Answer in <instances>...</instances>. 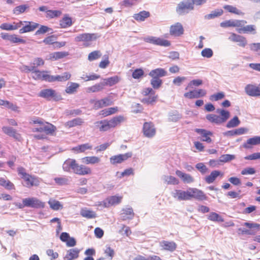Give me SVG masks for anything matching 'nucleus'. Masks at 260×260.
<instances>
[{"instance_id": "f257e3e1", "label": "nucleus", "mask_w": 260, "mask_h": 260, "mask_svg": "<svg viewBox=\"0 0 260 260\" xmlns=\"http://www.w3.org/2000/svg\"><path fill=\"white\" fill-rule=\"evenodd\" d=\"M100 36L96 33H83L78 34L74 39L76 42H83L85 47H88L91 45L92 42L95 41Z\"/></svg>"}, {"instance_id": "f03ea898", "label": "nucleus", "mask_w": 260, "mask_h": 260, "mask_svg": "<svg viewBox=\"0 0 260 260\" xmlns=\"http://www.w3.org/2000/svg\"><path fill=\"white\" fill-rule=\"evenodd\" d=\"M191 0H184L180 2L176 8V13L179 15L188 14L189 11L194 10V7Z\"/></svg>"}, {"instance_id": "7ed1b4c3", "label": "nucleus", "mask_w": 260, "mask_h": 260, "mask_svg": "<svg viewBox=\"0 0 260 260\" xmlns=\"http://www.w3.org/2000/svg\"><path fill=\"white\" fill-rule=\"evenodd\" d=\"M38 95L49 101L51 100L59 101L61 99V95L58 94L55 90L52 89H43L40 91Z\"/></svg>"}, {"instance_id": "20e7f679", "label": "nucleus", "mask_w": 260, "mask_h": 260, "mask_svg": "<svg viewBox=\"0 0 260 260\" xmlns=\"http://www.w3.org/2000/svg\"><path fill=\"white\" fill-rule=\"evenodd\" d=\"M143 40L145 42L160 46L169 47L171 45L169 41L159 37L149 36L145 37Z\"/></svg>"}, {"instance_id": "39448f33", "label": "nucleus", "mask_w": 260, "mask_h": 260, "mask_svg": "<svg viewBox=\"0 0 260 260\" xmlns=\"http://www.w3.org/2000/svg\"><path fill=\"white\" fill-rule=\"evenodd\" d=\"M132 156L133 153L132 152L113 155L110 158V162L113 165H116L126 160L129 158L132 157Z\"/></svg>"}, {"instance_id": "423d86ee", "label": "nucleus", "mask_w": 260, "mask_h": 260, "mask_svg": "<svg viewBox=\"0 0 260 260\" xmlns=\"http://www.w3.org/2000/svg\"><path fill=\"white\" fill-rule=\"evenodd\" d=\"M25 205L26 207L32 208H43L45 203L36 198H27L24 199Z\"/></svg>"}, {"instance_id": "0eeeda50", "label": "nucleus", "mask_w": 260, "mask_h": 260, "mask_svg": "<svg viewBox=\"0 0 260 260\" xmlns=\"http://www.w3.org/2000/svg\"><path fill=\"white\" fill-rule=\"evenodd\" d=\"M173 197L178 201H188L190 200V191L189 188L186 191L175 190L173 193Z\"/></svg>"}, {"instance_id": "6e6552de", "label": "nucleus", "mask_w": 260, "mask_h": 260, "mask_svg": "<svg viewBox=\"0 0 260 260\" xmlns=\"http://www.w3.org/2000/svg\"><path fill=\"white\" fill-rule=\"evenodd\" d=\"M243 225L250 229V230H247L243 228H239L238 229V231L240 232V233L242 235H254L256 233V231H255L254 229L258 228L260 226V225L257 223H250L247 222L244 223Z\"/></svg>"}, {"instance_id": "1a4fd4ad", "label": "nucleus", "mask_w": 260, "mask_h": 260, "mask_svg": "<svg viewBox=\"0 0 260 260\" xmlns=\"http://www.w3.org/2000/svg\"><path fill=\"white\" fill-rule=\"evenodd\" d=\"M207 91L204 89L193 90L184 94V96L189 99H198L205 96Z\"/></svg>"}, {"instance_id": "9d476101", "label": "nucleus", "mask_w": 260, "mask_h": 260, "mask_svg": "<svg viewBox=\"0 0 260 260\" xmlns=\"http://www.w3.org/2000/svg\"><path fill=\"white\" fill-rule=\"evenodd\" d=\"M189 190L191 194L190 200L194 199L198 201L207 200V197L202 190L192 187H189Z\"/></svg>"}, {"instance_id": "9b49d317", "label": "nucleus", "mask_w": 260, "mask_h": 260, "mask_svg": "<svg viewBox=\"0 0 260 260\" xmlns=\"http://www.w3.org/2000/svg\"><path fill=\"white\" fill-rule=\"evenodd\" d=\"M184 28L182 24L176 22L171 25L170 27V34L174 37H180L184 34Z\"/></svg>"}, {"instance_id": "f8f14e48", "label": "nucleus", "mask_w": 260, "mask_h": 260, "mask_svg": "<svg viewBox=\"0 0 260 260\" xmlns=\"http://www.w3.org/2000/svg\"><path fill=\"white\" fill-rule=\"evenodd\" d=\"M247 22L245 20L231 19L220 23V25L222 27H240L244 26Z\"/></svg>"}, {"instance_id": "ddd939ff", "label": "nucleus", "mask_w": 260, "mask_h": 260, "mask_svg": "<svg viewBox=\"0 0 260 260\" xmlns=\"http://www.w3.org/2000/svg\"><path fill=\"white\" fill-rule=\"evenodd\" d=\"M245 93L249 96L256 97L260 96V88L255 85L249 84L245 86Z\"/></svg>"}, {"instance_id": "4468645a", "label": "nucleus", "mask_w": 260, "mask_h": 260, "mask_svg": "<svg viewBox=\"0 0 260 260\" xmlns=\"http://www.w3.org/2000/svg\"><path fill=\"white\" fill-rule=\"evenodd\" d=\"M121 199L122 197H121L111 196L103 201L101 205L105 208H108L110 206L118 204L121 202Z\"/></svg>"}, {"instance_id": "2eb2a0df", "label": "nucleus", "mask_w": 260, "mask_h": 260, "mask_svg": "<svg viewBox=\"0 0 260 260\" xmlns=\"http://www.w3.org/2000/svg\"><path fill=\"white\" fill-rule=\"evenodd\" d=\"M144 135L148 138H151L155 134V129L151 122H145L143 128Z\"/></svg>"}, {"instance_id": "dca6fc26", "label": "nucleus", "mask_w": 260, "mask_h": 260, "mask_svg": "<svg viewBox=\"0 0 260 260\" xmlns=\"http://www.w3.org/2000/svg\"><path fill=\"white\" fill-rule=\"evenodd\" d=\"M195 132L202 136L201 140L202 141L206 142L208 143L212 142V139L210 137L213 135L211 132L201 128H196Z\"/></svg>"}, {"instance_id": "f3484780", "label": "nucleus", "mask_w": 260, "mask_h": 260, "mask_svg": "<svg viewBox=\"0 0 260 260\" xmlns=\"http://www.w3.org/2000/svg\"><path fill=\"white\" fill-rule=\"evenodd\" d=\"M229 39L234 42H238V45L243 47H244L247 43V40L244 37L235 33H231Z\"/></svg>"}, {"instance_id": "a211bd4d", "label": "nucleus", "mask_w": 260, "mask_h": 260, "mask_svg": "<svg viewBox=\"0 0 260 260\" xmlns=\"http://www.w3.org/2000/svg\"><path fill=\"white\" fill-rule=\"evenodd\" d=\"M159 246L161 249L173 252L176 250L177 244L173 241H162L159 242Z\"/></svg>"}, {"instance_id": "6ab92c4d", "label": "nucleus", "mask_w": 260, "mask_h": 260, "mask_svg": "<svg viewBox=\"0 0 260 260\" xmlns=\"http://www.w3.org/2000/svg\"><path fill=\"white\" fill-rule=\"evenodd\" d=\"M32 74V78L35 80H42L49 82V75L47 74V72L40 71L35 68Z\"/></svg>"}, {"instance_id": "aec40b11", "label": "nucleus", "mask_w": 260, "mask_h": 260, "mask_svg": "<svg viewBox=\"0 0 260 260\" xmlns=\"http://www.w3.org/2000/svg\"><path fill=\"white\" fill-rule=\"evenodd\" d=\"M22 179L24 181V186L27 187H31L33 186H37L39 185L38 180L36 178L29 174L26 176H24V178Z\"/></svg>"}, {"instance_id": "412c9836", "label": "nucleus", "mask_w": 260, "mask_h": 260, "mask_svg": "<svg viewBox=\"0 0 260 260\" xmlns=\"http://www.w3.org/2000/svg\"><path fill=\"white\" fill-rule=\"evenodd\" d=\"M77 164L75 159L69 158L63 162L62 169L67 172H71L72 170L74 173Z\"/></svg>"}, {"instance_id": "4be33fe9", "label": "nucleus", "mask_w": 260, "mask_h": 260, "mask_svg": "<svg viewBox=\"0 0 260 260\" xmlns=\"http://www.w3.org/2000/svg\"><path fill=\"white\" fill-rule=\"evenodd\" d=\"M74 173L79 175H85L91 174V170L88 167L77 164Z\"/></svg>"}, {"instance_id": "5701e85b", "label": "nucleus", "mask_w": 260, "mask_h": 260, "mask_svg": "<svg viewBox=\"0 0 260 260\" xmlns=\"http://www.w3.org/2000/svg\"><path fill=\"white\" fill-rule=\"evenodd\" d=\"M71 75L68 72H64L62 75L57 76H51L49 75V82H54L55 81L63 82L69 79Z\"/></svg>"}, {"instance_id": "b1692460", "label": "nucleus", "mask_w": 260, "mask_h": 260, "mask_svg": "<svg viewBox=\"0 0 260 260\" xmlns=\"http://www.w3.org/2000/svg\"><path fill=\"white\" fill-rule=\"evenodd\" d=\"M176 174L185 183H190L194 181L193 178L190 175L184 173L180 170H177Z\"/></svg>"}, {"instance_id": "393cba45", "label": "nucleus", "mask_w": 260, "mask_h": 260, "mask_svg": "<svg viewBox=\"0 0 260 260\" xmlns=\"http://www.w3.org/2000/svg\"><path fill=\"white\" fill-rule=\"evenodd\" d=\"M121 217L122 220H126L127 219H131L134 216L133 210L131 207H126L122 209L121 210Z\"/></svg>"}, {"instance_id": "a878e982", "label": "nucleus", "mask_w": 260, "mask_h": 260, "mask_svg": "<svg viewBox=\"0 0 260 260\" xmlns=\"http://www.w3.org/2000/svg\"><path fill=\"white\" fill-rule=\"evenodd\" d=\"M84 123V120L80 117L69 120L64 123L65 127L71 128L77 126H81Z\"/></svg>"}, {"instance_id": "bb28decb", "label": "nucleus", "mask_w": 260, "mask_h": 260, "mask_svg": "<svg viewBox=\"0 0 260 260\" xmlns=\"http://www.w3.org/2000/svg\"><path fill=\"white\" fill-rule=\"evenodd\" d=\"M260 144V136H254L248 139L246 142L243 144V147L246 149L251 148V145H257Z\"/></svg>"}, {"instance_id": "cd10ccee", "label": "nucleus", "mask_w": 260, "mask_h": 260, "mask_svg": "<svg viewBox=\"0 0 260 260\" xmlns=\"http://www.w3.org/2000/svg\"><path fill=\"white\" fill-rule=\"evenodd\" d=\"M167 74V71L162 68H157L151 70L149 73V75L152 78L162 77L166 76Z\"/></svg>"}, {"instance_id": "c85d7f7f", "label": "nucleus", "mask_w": 260, "mask_h": 260, "mask_svg": "<svg viewBox=\"0 0 260 260\" xmlns=\"http://www.w3.org/2000/svg\"><path fill=\"white\" fill-rule=\"evenodd\" d=\"M3 39L10 41L13 43H22L25 44V41L22 39L18 38L16 35L6 34L2 35Z\"/></svg>"}, {"instance_id": "c756f323", "label": "nucleus", "mask_w": 260, "mask_h": 260, "mask_svg": "<svg viewBox=\"0 0 260 260\" xmlns=\"http://www.w3.org/2000/svg\"><path fill=\"white\" fill-rule=\"evenodd\" d=\"M24 22L27 23L28 24L19 29L20 34H23L33 31L39 25L38 23L35 22L31 23L30 22L26 21H25Z\"/></svg>"}, {"instance_id": "7c9ffc66", "label": "nucleus", "mask_w": 260, "mask_h": 260, "mask_svg": "<svg viewBox=\"0 0 260 260\" xmlns=\"http://www.w3.org/2000/svg\"><path fill=\"white\" fill-rule=\"evenodd\" d=\"M80 251L77 248H73L67 251L64 260H74L79 256Z\"/></svg>"}, {"instance_id": "2f4dec72", "label": "nucleus", "mask_w": 260, "mask_h": 260, "mask_svg": "<svg viewBox=\"0 0 260 260\" xmlns=\"http://www.w3.org/2000/svg\"><path fill=\"white\" fill-rule=\"evenodd\" d=\"M2 129L4 133L8 136L12 137L17 140L20 139V135L13 128L9 126H4Z\"/></svg>"}, {"instance_id": "473e14b6", "label": "nucleus", "mask_w": 260, "mask_h": 260, "mask_svg": "<svg viewBox=\"0 0 260 260\" xmlns=\"http://www.w3.org/2000/svg\"><path fill=\"white\" fill-rule=\"evenodd\" d=\"M94 125L102 132L107 131L111 128L109 121L106 120L96 121L94 123Z\"/></svg>"}, {"instance_id": "72a5a7b5", "label": "nucleus", "mask_w": 260, "mask_h": 260, "mask_svg": "<svg viewBox=\"0 0 260 260\" xmlns=\"http://www.w3.org/2000/svg\"><path fill=\"white\" fill-rule=\"evenodd\" d=\"M92 148V146L90 144L85 143L74 147L72 148V150L76 153H82L87 150H90Z\"/></svg>"}, {"instance_id": "f704fd0d", "label": "nucleus", "mask_w": 260, "mask_h": 260, "mask_svg": "<svg viewBox=\"0 0 260 260\" xmlns=\"http://www.w3.org/2000/svg\"><path fill=\"white\" fill-rule=\"evenodd\" d=\"M216 113L220 115V120L221 123L225 122L230 118V113L223 109H217Z\"/></svg>"}, {"instance_id": "c9c22d12", "label": "nucleus", "mask_w": 260, "mask_h": 260, "mask_svg": "<svg viewBox=\"0 0 260 260\" xmlns=\"http://www.w3.org/2000/svg\"><path fill=\"white\" fill-rule=\"evenodd\" d=\"M100 161L101 159L99 157L95 156H86L82 158V162L87 165H94L99 164Z\"/></svg>"}, {"instance_id": "e433bc0d", "label": "nucleus", "mask_w": 260, "mask_h": 260, "mask_svg": "<svg viewBox=\"0 0 260 260\" xmlns=\"http://www.w3.org/2000/svg\"><path fill=\"white\" fill-rule=\"evenodd\" d=\"M124 121L125 118L123 116L119 115L114 117L108 121L109 122L110 126L111 128H113Z\"/></svg>"}, {"instance_id": "4c0bfd02", "label": "nucleus", "mask_w": 260, "mask_h": 260, "mask_svg": "<svg viewBox=\"0 0 260 260\" xmlns=\"http://www.w3.org/2000/svg\"><path fill=\"white\" fill-rule=\"evenodd\" d=\"M119 81V78L117 76H115L110 78L104 79V82L102 83L104 85V86L106 85L112 86L117 83Z\"/></svg>"}, {"instance_id": "58836bf2", "label": "nucleus", "mask_w": 260, "mask_h": 260, "mask_svg": "<svg viewBox=\"0 0 260 260\" xmlns=\"http://www.w3.org/2000/svg\"><path fill=\"white\" fill-rule=\"evenodd\" d=\"M0 106H3L15 112H19V107L16 105L8 101L0 100Z\"/></svg>"}, {"instance_id": "ea45409f", "label": "nucleus", "mask_w": 260, "mask_h": 260, "mask_svg": "<svg viewBox=\"0 0 260 260\" xmlns=\"http://www.w3.org/2000/svg\"><path fill=\"white\" fill-rule=\"evenodd\" d=\"M220 174L221 172L219 171H213L209 176L205 177V180L208 184L212 183L215 181L216 178L220 175Z\"/></svg>"}, {"instance_id": "a19ab883", "label": "nucleus", "mask_w": 260, "mask_h": 260, "mask_svg": "<svg viewBox=\"0 0 260 260\" xmlns=\"http://www.w3.org/2000/svg\"><path fill=\"white\" fill-rule=\"evenodd\" d=\"M104 88V85L102 82L96 84L90 87H88L86 89V91L87 93L96 92L102 91Z\"/></svg>"}, {"instance_id": "79ce46f5", "label": "nucleus", "mask_w": 260, "mask_h": 260, "mask_svg": "<svg viewBox=\"0 0 260 260\" xmlns=\"http://www.w3.org/2000/svg\"><path fill=\"white\" fill-rule=\"evenodd\" d=\"M79 86L80 85L78 83L70 82L68 83L65 91L68 94H73L77 91Z\"/></svg>"}, {"instance_id": "37998d69", "label": "nucleus", "mask_w": 260, "mask_h": 260, "mask_svg": "<svg viewBox=\"0 0 260 260\" xmlns=\"http://www.w3.org/2000/svg\"><path fill=\"white\" fill-rule=\"evenodd\" d=\"M150 16V13L148 11H143L139 13L135 14L133 17L135 20L138 21H143L145 19Z\"/></svg>"}, {"instance_id": "c03bdc74", "label": "nucleus", "mask_w": 260, "mask_h": 260, "mask_svg": "<svg viewBox=\"0 0 260 260\" xmlns=\"http://www.w3.org/2000/svg\"><path fill=\"white\" fill-rule=\"evenodd\" d=\"M162 179L167 184L177 185L179 183V180L172 176L164 175Z\"/></svg>"}, {"instance_id": "a18cd8bd", "label": "nucleus", "mask_w": 260, "mask_h": 260, "mask_svg": "<svg viewBox=\"0 0 260 260\" xmlns=\"http://www.w3.org/2000/svg\"><path fill=\"white\" fill-rule=\"evenodd\" d=\"M80 214L82 217L90 219L94 218L96 217V213L91 210L87 209H82L80 212Z\"/></svg>"}, {"instance_id": "49530a36", "label": "nucleus", "mask_w": 260, "mask_h": 260, "mask_svg": "<svg viewBox=\"0 0 260 260\" xmlns=\"http://www.w3.org/2000/svg\"><path fill=\"white\" fill-rule=\"evenodd\" d=\"M43 132L47 135H53V133L56 131V127L51 123H47V124H43Z\"/></svg>"}, {"instance_id": "de8ad7c7", "label": "nucleus", "mask_w": 260, "mask_h": 260, "mask_svg": "<svg viewBox=\"0 0 260 260\" xmlns=\"http://www.w3.org/2000/svg\"><path fill=\"white\" fill-rule=\"evenodd\" d=\"M223 10L222 9H217L212 11L210 14L206 15L205 18L206 19H212L221 16L223 14Z\"/></svg>"}, {"instance_id": "09e8293b", "label": "nucleus", "mask_w": 260, "mask_h": 260, "mask_svg": "<svg viewBox=\"0 0 260 260\" xmlns=\"http://www.w3.org/2000/svg\"><path fill=\"white\" fill-rule=\"evenodd\" d=\"M206 119L211 123L217 124H221L220 116L215 114H210L206 115Z\"/></svg>"}, {"instance_id": "8fccbe9b", "label": "nucleus", "mask_w": 260, "mask_h": 260, "mask_svg": "<svg viewBox=\"0 0 260 260\" xmlns=\"http://www.w3.org/2000/svg\"><path fill=\"white\" fill-rule=\"evenodd\" d=\"M240 124V120L237 116H235L227 123L226 127L228 128H233L238 126Z\"/></svg>"}, {"instance_id": "3c124183", "label": "nucleus", "mask_w": 260, "mask_h": 260, "mask_svg": "<svg viewBox=\"0 0 260 260\" xmlns=\"http://www.w3.org/2000/svg\"><path fill=\"white\" fill-rule=\"evenodd\" d=\"M72 24V19L69 17H64L59 22V25L61 28H67L71 26Z\"/></svg>"}, {"instance_id": "603ef678", "label": "nucleus", "mask_w": 260, "mask_h": 260, "mask_svg": "<svg viewBox=\"0 0 260 260\" xmlns=\"http://www.w3.org/2000/svg\"><path fill=\"white\" fill-rule=\"evenodd\" d=\"M48 204L51 209L54 210H58L62 209L63 206L61 203L55 200H50Z\"/></svg>"}, {"instance_id": "864d4df0", "label": "nucleus", "mask_w": 260, "mask_h": 260, "mask_svg": "<svg viewBox=\"0 0 260 260\" xmlns=\"http://www.w3.org/2000/svg\"><path fill=\"white\" fill-rule=\"evenodd\" d=\"M223 8L228 11L229 12L234 13L237 15H243L244 13L238 9L236 7L231 5H225L223 6Z\"/></svg>"}, {"instance_id": "5fc2aeb1", "label": "nucleus", "mask_w": 260, "mask_h": 260, "mask_svg": "<svg viewBox=\"0 0 260 260\" xmlns=\"http://www.w3.org/2000/svg\"><path fill=\"white\" fill-rule=\"evenodd\" d=\"M61 14V12L59 10H48L47 14H46V17L49 19H52L59 17Z\"/></svg>"}, {"instance_id": "6e6d98bb", "label": "nucleus", "mask_w": 260, "mask_h": 260, "mask_svg": "<svg viewBox=\"0 0 260 260\" xmlns=\"http://www.w3.org/2000/svg\"><path fill=\"white\" fill-rule=\"evenodd\" d=\"M0 185L5 187L8 189H12L14 188V184L9 180H7L3 178L0 179Z\"/></svg>"}, {"instance_id": "4d7b16f0", "label": "nucleus", "mask_w": 260, "mask_h": 260, "mask_svg": "<svg viewBox=\"0 0 260 260\" xmlns=\"http://www.w3.org/2000/svg\"><path fill=\"white\" fill-rule=\"evenodd\" d=\"M208 219L213 221L223 222V219L219 214L215 212H211L208 215Z\"/></svg>"}, {"instance_id": "13d9d810", "label": "nucleus", "mask_w": 260, "mask_h": 260, "mask_svg": "<svg viewBox=\"0 0 260 260\" xmlns=\"http://www.w3.org/2000/svg\"><path fill=\"white\" fill-rule=\"evenodd\" d=\"M236 158L235 155L233 154H223L219 158V161L222 162H227Z\"/></svg>"}, {"instance_id": "bf43d9fd", "label": "nucleus", "mask_w": 260, "mask_h": 260, "mask_svg": "<svg viewBox=\"0 0 260 260\" xmlns=\"http://www.w3.org/2000/svg\"><path fill=\"white\" fill-rule=\"evenodd\" d=\"M29 7L26 5H20L15 7L13 10L14 14L16 15H19L27 9Z\"/></svg>"}, {"instance_id": "052dcab7", "label": "nucleus", "mask_w": 260, "mask_h": 260, "mask_svg": "<svg viewBox=\"0 0 260 260\" xmlns=\"http://www.w3.org/2000/svg\"><path fill=\"white\" fill-rule=\"evenodd\" d=\"M55 182L59 185H67L69 183V180L67 177H56L54 178Z\"/></svg>"}, {"instance_id": "680f3d73", "label": "nucleus", "mask_w": 260, "mask_h": 260, "mask_svg": "<svg viewBox=\"0 0 260 260\" xmlns=\"http://www.w3.org/2000/svg\"><path fill=\"white\" fill-rule=\"evenodd\" d=\"M69 55L68 52H56L51 54V57L55 60L62 58Z\"/></svg>"}, {"instance_id": "e2e57ef3", "label": "nucleus", "mask_w": 260, "mask_h": 260, "mask_svg": "<svg viewBox=\"0 0 260 260\" xmlns=\"http://www.w3.org/2000/svg\"><path fill=\"white\" fill-rule=\"evenodd\" d=\"M162 84V80L158 78H152L151 85L154 89L158 88Z\"/></svg>"}, {"instance_id": "0e129e2a", "label": "nucleus", "mask_w": 260, "mask_h": 260, "mask_svg": "<svg viewBox=\"0 0 260 260\" xmlns=\"http://www.w3.org/2000/svg\"><path fill=\"white\" fill-rule=\"evenodd\" d=\"M225 96V94L223 92H218L215 94H213L210 96V100L211 101H217L218 100L223 99Z\"/></svg>"}, {"instance_id": "69168bd1", "label": "nucleus", "mask_w": 260, "mask_h": 260, "mask_svg": "<svg viewBox=\"0 0 260 260\" xmlns=\"http://www.w3.org/2000/svg\"><path fill=\"white\" fill-rule=\"evenodd\" d=\"M201 55L204 57L211 58L213 55V52L211 49L206 48L204 49L201 52Z\"/></svg>"}, {"instance_id": "338daca9", "label": "nucleus", "mask_w": 260, "mask_h": 260, "mask_svg": "<svg viewBox=\"0 0 260 260\" xmlns=\"http://www.w3.org/2000/svg\"><path fill=\"white\" fill-rule=\"evenodd\" d=\"M101 54L99 51H94L88 54V59L90 61H92L100 58Z\"/></svg>"}, {"instance_id": "774afa93", "label": "nucleus", "mask_w": 260, "mask_h": 260, "mask_svg": "<svg viewBox=\"0 0 260 260\" xmlns=\"http://www.w3.org/2000/svg\"><path fill=\"white\" fill-rule=\"evenodd\" d=\"M56 37L54 35H52L46 38L43 42L47 45L53 44L54 45L55 42L56 40Z\"/></svg>"}]
</instances>
